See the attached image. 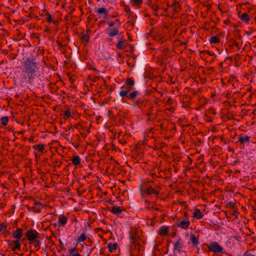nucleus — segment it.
I'll return each instance as SVG.
<instances>
[{"label":"nucleus","mask_w":256,"mask_h":256,"mask_svg":"<svg viewBox=\"0 0 256 256\" xmlns=\"http://www.w3.org/2000/svg\"><path fill=\"white\" fill-rule=\"evenodd\" d=\"M21 70L22 72V81L32 83L38 71V64L34 58H27L22 63Z\"/></svg>","instance_id":"1"},{"label":"nucleus","mask_w":256,"mask_h":256,"mask_svg":"<svg viewBox=\"0 0 256 256\" xmlns=\"http://www.w3.org/2000/svg\"><path fill=\"white\" fill-rule=\"evenodd\" d=\"M161 188L159 184H154L153 181H152L146 187L142 190V194H146L150 197L155 196L156 198H158Z\"/></svg>","instance_id":"2"},{"label":"nucleus","mask_w":256,"mask_h":256,"mask_svg":"<svg viewBox=\"0 0 256 256\" xmlns=\"http://www.w3.org/2000/svg\"><path fill=\"white\" fill-rule=\"evenodd\" d=\"M132 88L133 86H126L124 88L125 90H120V96L123 98L124 97H126L130 100H134L136 97L140 94V92L138 90H134L130 92V91L132 90Z\"/></svg>","instance_id":"3"},{"label":"nucleus","mask_w":256,"mask_h":256,"mask_svg":"<svg viewBox=\"0 0 256 256\" xmlns=\"http://www.w3.org/2000/svg\"><path fill=\"white\" fill-rule=\"evenodd\" d=\"M140 230L138 228H132L129 232V238L130 240V244H136L140 238Z\"/></svg>","instance_id":"4"},{"label":"nucleus","mask_w":256,"mask_h":256,"mask_svg":"<svg viewBox=\"0 0 256 256\" xmlns=\"http://www.w3.org/2000/svg\"><path fill=\"white\" fill-rule=\"evenodd\" d=\"M208 246L210 252L221 254H224L225 252L224 248L216 242H212Z\"/></svg>","instance_id":"5"},{"label":"nucleus","mask_w":256,"mask_h":256,"mask_svg":"<svg viewBox=\"0 0 256 256\" xmlns=\"http://www.w3.org/2000/svg\"><path fill=\"white\" fill-rule=\"evenodd\" d=\"M38 233L36 230H29L25 233V236L29 241V244H31L34 240H36L38 236Z\"/></svg>","instance_id":"6"},{"label":"nucleus","mask_w":256,"mask_h":256,"mask_svg":"<svg viewBox=\"0 0 256 256\" xmlns=\"http://www.w3.org/2000/svg\"><path fill=\"white\" fill-rule=\"evenodd\" d=\"M132 101L133 102L132 104L134 106H136L142 110L146 108V106H147L148 104V102H150L148 100H142L141 98H138L137 100L135 99L134 100Z\"/></svg>","instance_id":"7"},{"label":"nucleus","mask_w":256,"mask_h":256,"mask_svg":"<svg viewBox=\"0 0 256 256\" xmlns=\"http://www.w3.org/2000/svg\"><path fill=\"white\" fill-rule=\"evenodd\" d=\"M250 137L248 136H244L243 134H240L238 136V142L240 143V145L244 146V144H248L250 142Z\"/></svg>","instance_id":"8"},{"label":"nucleus","mask_w":256,"mask_h":256,"mask_svg":"<svg viewBox=\"0 0 256 256\" xmlns=\"http://www.w3.org/2000/svg\"><path fill=\"white\" fill-rule=\"evenodd\" d=\"M190 225V222L188 219L176 222V226L184 230L188 229Z\"/></svg>","instance_id":"9"},{"label":"nucleus","mask_w":256,"mask_h":256,"mask_svg":"<svg viewBox=\"0 0 256 256\" xmlns=\"http://www.w3.org/2000/svg\"><path fill=\"white\" fill-rule=\"evenodd\" d=\"M172 17L174 18L176 17L175 15L178 14L180 12V4L178 2H174L172 4Z\"/></svg>","instance_id":"10"},{"label":"nucleus","mask_w":256,"mask_h":256,"mask_svg":"<svg viewBox=\"0 0 256 256\" xmlns=\"http://www.w3.org/2000/svg\"><path fill=\"white\" fill-rule=\"evenodd\" d=\"M44 12H45V15L46 16V20L48 22H52L55 26L58 25L59 22L58 20H53L52 15L46 9L44 10Z\"/></svg>","instance_id":"11"},{"label":"nucleus","mask_w":256,"mask_h":256,"mask_svg":"<svg viewBox=\"0 0 256 256\" xmlns=\"http://www.w3.org/2000/svg\"><path fill=\"white\" fill-rule=\"evenodd\" d=\"M127 44L128 42L126 40H123V38H121L120 39H119L118 42L116 44V47L118 49L122 50L126 47Z\"/></svg>","instance_id":"12"},{"label":"nucleus","mask_w":256,"mask_h":256,"mask_svg":"<svg viewBox=\"0 0 256 256\" xmlns=\"http://www.w3.org/2000/svg\"><path fill=\"white\" fill-rule=\"evenodd\" d=\"M23 234V230L20 228H18L16 230L12 232L13 236L18 240L20 239Z\"/></svg>","instance_id":"13"},{"label":"nucleus","mask_w":256,"mask_h":256,"mask_svg":"<svg viewBox=\"0 0 256 256\" xmlns=\"http://www.w3.org/2000/svg\"><path fill=\"white\" fill-rule=\"evenodd\" d=\"M153 110V106L151 102H149L148 104H147L146 108L143 110L146 112V115L150 116L152 114V112Z\"/></svg>","instance_id":"14"},{"label":"nucleus","mask_w":256,"mask_h":256,"mask_svg":"<svg viewBox=\"0 0 256 256\" xmlns=\"http://www.w3.org/2000/svg\"><path fill=\"white\" fill-rule=\"evenodd\" d=\"M68 220V218L64 214H62L60 216L58 224V226H63L65 225Z\"/></svg>","instance_id":"15"},{"label":"nucleus","mask_w":256,"mask_h":256,"mask_svg":"<svg viewBox=\"0 0 256 256\" xmlns=\"http://www.w3.org/2000/svg\"><path fill=\"white\" fill-rule=\"evenodd\" d=\"M81 159L78 156H74L72 159V164L76 166L82 167Z\"/></svg>","instance_id":"16"},{"label":"nucleus","mask_w":256,"mask_h":256,"mask_svg":"<svg viewBox=\"0 0 256 256\" xmlns=\"http://www.w3.org/2000/svg\"><path fill=\"white\" fill-rule=\"evenodd\" d=\"M182 240L180 238H179L176 242L174 244V250H178V252H180V249L182 248Z\"/></svg>","instance_id":"17"},{"label":"nucleus","mask_w":256,"mask_h":256,"mask_svg":"<svg viewBox=\"0 0 256 256\" xmlns=\"http://www.w3.org/2000/svg\"><path fill=\"white\" fill-rule=\"evenodd\" d=\"M168 233V230L167 226H162L160 227L158 234L160 236H166Z\"/></svg>","instance_id":"18"},{"label":"nucleus","mask_w":256,"mask_h":256,"mask_svg":"<svg viewBox=\"0 0 256 256\" xmlns=\"http://www.w3.org/2000/svg\"><path fill=\"white\" fill-rule=\"evenodd\" d=\"M50 160L53 164L52 166L54 168L56 166H58V167L60 166L62 163V161L59 160L58 158L52 156L50 157Z\"/></svg>","instance_id":"19"},{"label":"nucleus","mask_w":256,"mask_h":256,"mask_svg":"<svg viewBox=\"0 0 256 256\" xmlns=\"http://www.w3.org/2000/svg\"><path fill=\"white\" fill-rule=\"evenodd\" d=\"M238 16L242 22L246 23H248L250 20V16L247 12H244L241 16L238 14Z\"/></svg>","instance_id":"20"},{"label":"nucleus","mask_w":256,"mask_h":256,"mask_svg":"<svg viewBox=\"0 0 256 256\" xmlns=\"http://www.w3.org/2000/svg\"><path fill=\"white\" fill-rule=\"evenodd\" d=\"M190 240L194 246H196L199 243L198 237L196 236L193 234H190Z\"/></svg>","instance_id":"21"},{"label":"nucleus","mask_w":256,"mask_h":256,"mask_svg":"<svg viewBox=\"0 0 256 256\" xmlns=\"http://www.w3.org/2000/svg\"><path fill=\"white\" fill-rule=\"evenodd\" d=\"M90 30H87L86 32H82L81 33L80 38L81 40L86 43H88L89 42L90 36L87 34Z\"/></svg>","instance_id":"22"},{"label":"nucleus","mask_w":256,"mask_h":256,"mask_svg":"<svg viewBox=\"0 0 256 256\" xmlns=\"http://www.w3.org/2000/svg\"><path fill=\"white\" fill-rule=\"evenodd\" d=\"M14 246L12 248V250L14 252L16 250H20L21 244L18 240H14L12 242Z\"/></svg>","instance_id":"23"},{"label":"nucleus","mask_w":256,"mask_h":256,"mask_svg":"<svg viewBox=\"0 0 256 256\" xmlns=\"http://www.w3.org/2000/svg\"><path fill=\"white\" fill-rule=\"evenodd\" d=\"M107 30H110V32H108V36L110 38H112L114 36H117L119 33L118 28H115L114 29L112 30L108 28L107 29Z\"/></svg>","instance_id":"24"},{"label":"nucleus","mask_w":256,"mask_h":256,"mask_svg":"<svg viewBox=\"0 0 256 256\" xmlns=\"http://www.w3.org/2000/svg\"><path fill=\"white\" fill-rule=\"evenodd\" d=\"M122 209L120 206H114L110 210V212L116 215H119L122 212Z\"/></svg>","instance_id":"25"},{"label":"nucleus","mask_w":256,"mask_h":256,"mask_svg":"<svg viewBox=\"0 0 256 256\" xmlns=\"http://www.w3.org/2000/svg\"><path fill=\"white\" fill-rule=\"evenodd\" d=\"M194 218H195L198 220L202 218L204 216V214L201 212V211L198 208H196L194 210Z\"/></svg>","instance_id":"26"},{"label":"nucleus","mask_w":256,"mask_h":256,"mask_svg":"<svg viewBox=\"0 0 256 256\" xmlns=\"http://www.w3.org/2000/svg\"><path fill=\"white\" fill-rule=\"evenodd\" d=\"M32 148L34 150H38L40 152H43L45 149V146L44 144H40L34 146Z\"/></svg>","instance_id":"27"},{"label":"nucleus","mask_w":256,"mask_h":256,"mask_svg":"<svg viewBox=\"0 0 256 256\" xmlns=\"http://www.w3.org/2000/svg\"><path fill=\"white\" fill-rule=\"evenodd\" d=\"M86 229L85 228L84 230V233L82 234L80 236L77 238L76 242L78 243H80L85 240L86 239Z\"/></svg>","instance_id":"28"},{"label":"nucleus","mask_w":256,"mask_h":256,"mask_svg":"<svg viewBox=\"0 0 256 256\" xmlns=\"http://www.w3.org/2000/svg\"><path fill=\"white\" fill-rule=\"evenodd\" d=\"M97 12L100 14H104V18H106L108 16V12L106 8H100L97 10Z\"/></svg>","instance_id":"29"},{"label":"nucleus","mask_w":256,"mask_h":256,"mask_svg":"<svg viewBox=\"0 0 256 256\" xmlns=\"http://www.w3.org/2000/svg\"><path fill=\"white\" fill-rule=\"evenodd\" d=\"M118 246L117 244H112V243H108V251L110 252H112L113 250H114Z\"/></svg>","instance_id":"30"},{"label":"nucleus","mask_w":256,"mask_h":256,"mask_svg":"<svg viewBox=\"0 0 256 256\" xmlns=\"http://www.w3.org/2000/svg\"><path fill=\"white\" fill-rule=\"evenodd\" d=\"M125 84L126 86H128L134 87V81L132 80V78H128L125 81Z\"/></svg>","instance_id":"31"},{"label":"nucleus","mask_w":256,"mask_h":256,"mask_svg":"<svg viewBox=\"0 0 256 256\" xmlns=\"http://www.w3.org/2000/svg\"><path fill=\"white\" fill-rule=\"evenodd\" d=\"M117 118H119V122L121 124H123V122L124 119L125 118V116H122V112L120 110L118 111L116 116Z\"/></svg>","instance_id":"32"},{"label":"nucleus","mask_w":256,"mask_h":256,"mask_svg":"<svg viewBox=\"0 0 256 256\" xmlns=\"http://www.w3.org/2000/svg\"><path fill=\"white\" fill-rule=\"evenodd\" d=\"M220 42L219 38L217 36H212L210 38V42L211 44L218 43Z\"/></svg>","instance_id":"33"},{"label":"nucleus","mask_w":256,"mask_h":256,"mask_svg":"<svg viewBox=\"0 0 256 256\" xmlns=\"http://www.w3.org/2000/svg\"><path fill=\"white\" fill-rule=\"evenodd\" d=\"M130 2H132L134 6L139 8L142 4V0H130Z\"/></svg>","instance_id":"34"},{"label":"nucleus","mask_w":256,"mask_h":256,"mask_svg":"<svg viewBox=\"0 0 256 256\" xmlns=\"http://www.w3.org/2000/svg\"><path fill=\"white\" fill-rule=\"evenodd\" d=\"M30 244H33L34 247L36 248V250H38L40 248V242L37 239L34 240Z\"/></svg>","instance_id":"35"},{"label":"nucleus","mask_w":256,"mask_h":256,"mask_svg":"<svg viewBox=\"0 0 256 256\" xmlns=\"http://www.w3.org/2000/svg\"><path fill=\"white\" fill-rule=\"evenodd\" d=\"M1 124L4 126H6L8 124V116H2L1 119Z\"/></svg>","instance_id":"36"},{"label":"nucleus","mask_w":256,"mask_h":256,"mask_svg":"<svg viewBox=\"0 0 256 256\" xmlns=\"http://www.w3.org/2000/svg\"><path fill=\"white\" fill-rule=\"evenodd\" d=\"M28 210L34 211L35 212L38 213L40 212V208H38L37 206H35L32 207H28Z\"/></svg>","instance_id":"37"},{"label":"nucleus","mask_w":256,"mask_h":256,"mask_svg":"<svg viewBox=\"0 0 256 256\" xmlns=\"http://www.w3.org/2000/svg\"><path fill=\"white\" fill-rule=\"evenodd\" d=\"M107 114L109 118H112L114 120H116V116L113 114V112L112 110H109Z\"/></svg>","instance_id":"38"},{"label":"nucleus","mask_w":256,"mask_h":256,"mask_svg":"<svg viewBox=\"0 0 256 256\" xmlns=\"http://www.w3.org/2000/svg\"><path fill=\"white\" fill-rule=\"evenodd\" d=\"M7 226L4 223L0 224V232H4L6 230Z\"/></svg>","instance_id":"39"},{"label":"nucleus","mask_w":256,"mask_h":256,"mask_svg":"<svg viewBox=\"0 0 256 256\" xmlns=\"http://www.w3.org/2000/svg\"><path fill=\"white\" fill-rule=\"evenodd\" d=\"M236 78L235 76L233 74H230L228 80V82L230 84H232V83L233 80Z\"/></svg>","instance_id":"40"},{"label":"nucleus","mask_w":256,"mask_h":256,"mask_svg":"<svg viewBox=\"0 0 256 256\" xmlns=\"http://www.w3.org/2000/svg\"><path fill=\"white\" fill-rule=\"evenodd\" d=\"M124 10L128 14H130V9L128 6H124Z\"/></svg>","instance_id":"41"},{"label":"nucleus","mask_w":256,"mask_h":256,"mask_svg":"<svg viewBox=\"0 0 256 256\" xmlns=\"http://www.w3.org/2000/svg\"><path fill=\"white\" fill-rule=\"evenodd\" d=\"M76 246H74V248H70L68 250V252L70 254H72L73 253H74L75 252H76Z\"/></svg>","instance_id":"42"},{"label":"nucleus","mask_w":256,"mask_h":256,"mask_svg":"<svg viewBox=\"0 0 256 256\" xmlns=\"http://www.w3.org/2000/svg\"><path fill=\"white\" fill-rule=\"evenodd\" d=\"M64 116L66 118H70L71 116V114L70 110H66L64 114Z\"/></svg>","instance_id":"43"},{"label":"nucleus","mask_w":256,"mask_h":256,"mask_svg":"<svg viewBox=\"0 0 256 256\" xmlns=\"http://www.w3.org/2000/svg\"><path fill=\"white\" fill-rule=\"evenodd\" d=\"M151 8L154 12H156L159 8L158 6L156 5L152 6Z\"/></svg>","instance_id":"44"},{"label":"nucleus","mask_w":256,"mask_h":256,"mask_svg":"<svg viewBox=\"0 0 256 256\" xmlns=\"http://www.w3.org/2000/svg\"><path fill=\"white\" fill-rule=\"evenodd\" d=\"M56 42L58 43V46L60 47L63 48L64 46V45L62 44V42L60 40H57Z\"/></svg>","instance_id":"45"},{"label":"nucleus","mask_w":256,"mask_h":256,"mask_svg":"<svg viewBox=\"0 0 256 256\" xmlns=\"http://www.w3.org/2000/svg\"><path fill=\"white\" fill-rule=\"evenodd\" d=\"M226 97L228 98V99H230L232 98V93L231 92H228L226 95Z\"/></svg>","instance_id":"46"},{"label":"nucleus","mask_w":256,"mask_h":256,"mask_svg":"<svg viewBox=\"0 0 256 256\" xmlns=\"http://www.w3.org/2000/svg\"><path fill=\"white\" fill-rule=\"evenodd\" d=\"M99 231H102V232L106 233V232H104V230L101 228H96L94 229V232L96 233H98Z\"/></svg>","instance_id":"47"},{"label":"nucleus","mask_w":256,"mask_h":256,"mask_svg":"<svg viewBox=\"0 0 256 256\" xmlns=\"http://www.w3.org/2000/svg\"><path fill=\"white\" fill-rule=\"evenodd\" d=\"M232 44L237 47L238 50L240 49V47L238 42L234 41Z\"/></svg>","instance_id":"48"},{"label":"nucleus","mask_w":256,"mask_h":256,"mask_svg":"<svg viewBox=\"0 0 256 256\" xmlns=\"http://www.w3.org/2000/svg\"><path fill=\"white\" fill-rule=\"evenodd\" d=\"M243 256H255V255L248 253V252H246Z\"/></svg>","instance_id":"49"},{"label":"nucleus","mask_w":256,"mask_h":256,"mask_svg":"<svg viewBox=\"0 0 256 256\" xmlns=\"http://www.w3.org/2000/svg\"><path fill=\"white\" fill-rule=\"evenodd\" d=\"M108 24L110 28H112L114 25V23L113 22H108Z\"/></svg>","instance_id":"50"},{"label":"nucleus","mask_w":256,"mask_h":256,"mask_svg":"<svg viewBox=\"0 0 256 256\" xmlns=\"http://www.w3.org/2000/svg\"><path fill=\"white\" fill-rule=\"evenodd\" d=\"M41 204H41L40 202H36V201H35V202H34V205L35 206H40V205H41Z\"/></svg>","instance_id":"51"},{"label":"nucleus","mask_w":256,"mask_h":256,"mask_svg":"<svg viewBox=\"0 0 256 256\" xmlns=\"http://www.w3.org/2000/svg\"><path fill=\"white\" fill-rule=\"evenodd\" d=\"M168 102L169 104H171L172 102V98H168Z\"/></svg>","instance_id":"52"},{"label":"nucleus","mask_w":256,"mask_h":256,"mask_svg":"<svg viewBox=\"0 0 256 256\" xmlns=\"http://www.w3.org/2000/svg\"><path fill=\"white\" fill-rule=\"evenodd\" d=\"M48 162V158H44L43 160H42V162L43 163H47Z\"/></svg>","instance_id":"53"},{"label":"nucleus","mask_w":256,"mask_h":256,"mask_svg":"<svg viewBox=\"0 0 256 256\" xmlns=\"http://www.w3.org/2000/svg\"><path fill=\"white\" fill-rule=\"evenodd\" d=\"M72 256H82L78 253H76V254H72Z\"/></svg>","instance_id":"54"},{"label":"nucleus","mask_w":256,"mask_h":256,"mask_svg":"<svg viewBox=\"0 0 256 256\" xmlns=\"http://www.w3.org/2000/svg\"><path fill=\"white\" fill-rule=\"evenodd\" d=\"M58 242H60V246H64V244H63V243H62V241L60 239L58 240Z\"/></svg>","instance_id":"55"},{"label":"nucleus","mask_w":256,"mask_h":256,"mask_svg":"<svg viewBox=\"0 0 256 256\" xmlns=\"http://www.w3.org/2000/svg\"><path fill=\"white\" fill-rule=\"evenodd\" d=\"M246 34L248 35H250L252 34V32H248V31H246Z\"/></svg>","instance_id":"56"},{"label":"nucleus","mask_w":256,"mask_h":256,"mask_svg":"<svg viewBox=\"0 0 256 256\" xmlns=\"http://www.w3.org/2000/svg\"><path fill=\"white\" fill-rule=\"evenodd\" d=\"M117 22L120 23V21L118 19H116L114 22V24H116Z\"/></svg>","instance_id":"57"},{"label":"nucleus","mask_w":256,"mask_h":256,"mask_svg":"<svg viewBox=\"0 0 256 256\" xmlns=\"http://www.w3.org/2000/svg\"><path fill=\"white\" fill-rule=\"evenodd\" d=\"M226 59H228V60H231V61H232V57H231V56L226 57Z\"/></svg>","instance_id":"58"},{"label":"nucleus","mask_w":256,"mask_h":256,"mask_svg":"<svg viewBox=\"0 0 256 256\" xmlns=\"http://www.w3.org/2000/svg\"><path fill=\"white\" fill-rule=\"evenodd\" d=\"M100 254H102V255L104 254V252L103 250H100Z\"/></svg>","instance_id":"59"},{"label":"nucleus","mask_w":256,"mask_h":256,"mask_svg":"<svg viewBox=\"0 0 256 256\" xmlns=\"http://www.w3.org/2000/svg\"><path fill=\"white\" fill-rule=\"evenodd\" d=\"M90 67H91V68H92V70H95V71H97V72H98V70L96 68H94L92 67V66H90Z\"/></svg>","instance_id":"60"},{"label":"nucleus","mask_w":256,"mask_h":256,"mask_svg":"<svg viewBox=\"0 0 256 256\" xmlns=\"http://www.w3.org/2000/svg\"><path fill=\"white\" fill-rule=\"evenodd\" d=\"M237 213H238V212H236V211L234 212V213L232 214V215L233 216H236Z\"/></svg>","instance_id":"61"},{"label":"nucleus","mask_w":256,"mask_h":256,"mask_svg":"<svg viewBox=\"0 0 256 256\" xmlns=\"http://www.w3.org/2000/svg\"><path fill=\"white\" fill-rule=\"evenodd\" d=\"M44 31H45L46 32H49V28H46V29L44 30Z\"/></svg>","instance_id":"62"},{"label":"nucleus","mask_w":256,"mask_h":256,"mask_svg":"<svg viewBox=\"0 0 256 256\" xmlns=\"http://www.w3.org/2000/svg\"><path fill=\"white\" fill-rule=\"evenodd\" d=\"M41 16H46V15H45V12H44V11L42 12V14H41Z\"/></svg>","instance_id":"63"},{"label":"nucleus","mask_w":256,"mask_h":256,"mask_svg":"<svg viewBox=\"0 0 256 256\" xmlns=\"http://www.w3.org/2000/svg\"><path fill=\"white\" fill-rule=\"evenodd\" d=\"M176 236V232L172 234V237H174Z\"/></svg>","instance_id":"64"}]
</instances>
